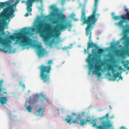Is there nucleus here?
Returning a JSON list of instances; mask_svg holds the SVG:
<instances>
[{
  "mask_svg": "<svg viewBox=\"0 0 129 129\" xmlns=\"http://www.w3.org/2000/svg\"><path fill=\"white\" fill-rule=\"evenodd\" d=\"M109 107L110 108V109H112V108H111V106H110H110H109Z\"/></svg>",
  "mask_w": 129,
  "mask_h": 129,
  "instance_id": "e433bc0d",
  "label": "nucleus"
},
{
  "mask_svg": "<svg viewBox=\"0 0 129 129\" xmlns=\"http://www.w3.org/2000/svg\"><path fill=\"white\" fill-rule=\"evenodd\" d=\"M129 72V71H127L126 73V74L127 75V74Z\"/></svg>",
  "mask_w": 129,
  "mask_h": 129,
  "instance_id": "4c0bfd02",
  "label": "nucleus"
},
{
  "mask_svg": "<svg viewBox=\"0 0 129 129\" xmlns=\"http://www.w3.org/2000/svg\"><path fill=\"white\" fill-rule=\"evenodd\" d=\"M1 89L0 88V91H1Z\"/></svg>",
  "mask_w": 129,
  "mask_h": 129,
  "instance_id": "a19ab883",
  "label": "nucleus"
},
{
  "mask_svg": "<svg viewBox=\"0 0 129 129\" xmlns=\"http://www.w3.org/2000/svg\"><path fill=\"white\" fill-rule=\"evenodd\" d=\"M29 30V28L25 27L22 28L20 32L15 34L16 38L18 40V43L21 46H24L31 45V39L27 36Z\"/></svg>",
  "mask_w": 129,
  "mask_h": 129,
  "instance_id": "39448f33",
  "label": "nucleus"
},
{
  "mask_svg": "<svg viewBox=\"0 0 129 129\" xmlns=\"http://www.w3.org/2000/svg\"><path fill=\"white\" fill-rule=\"evenodd\" d=\"M76 114L75 113H72V115H75Z\"/></svg>",
  "mask_w": 129,
  "mask_h": 129,
  "instance_id": "c756f323",
  "label": "nucleus"
},
{
  "mask_svg": "<svg viewBox=\"0 0 129 129\" xmlns=\"http://www.w3.org/2000/svg\"><path fill=\"white\" fill-rule=\"evenodd\" d=\"M113 118V117H110V118Z\"/></svg>",
  "mask_w": 129,
  "mask_h": 129,
  "instance_id": "ea45409f",
  "label": "nucleus"
},
{
  "mask_svg": "<svg viewBox=\"0 0 129 129\" xmlns=\"http://www.w3.org/2000/svg\"><path fill=\"white\" fill-rule=\"evenodd\" d=\"M120 73L118 72L117 73L114 74L113 75H111V73L110 72H109L108 75L109 76L111 77L110 79L113 81H114L116 80V78L119 76L120 75Z\"/></svg>",
  "mask_w": 129,
  "mask_h": 129,
  "instance_id": "4468645a",
  "label": "nucleus"
},
{
  "mask_svg": "<svg viewBox=\"0 0 129 129\" xmlns=\"http://www.w3.org/2000/svg\"><path fill=\"white\" fill-rule=\"evenodd\" d=\"M87 47L86 50L85 49H84V53L85 54L87 53H88L89 54V48L91 47H93L96 46V45L92 42L91 43L90 42H89L87 44Z\"/></svg>",
  "mask_w": 129,
  "mask_h": 129,
  "instance_id": "f8f14e48",
  "label": "nucleus"
},
{
  "mask_svg": "<svg viewBox=\"0 0 129 129\" xmlns=\"http://www.w3.org/2000/svg\"><path fill=\"white\" fill-rule=\"evenodd\" d=\"M26 109L28 112H31L32 111V107L30 105H29L27 107Z\"/></svg>",
  "mask_w": 129,
  "mask_h": 129,
  "instance_id": "412c9836",
  "label": "nucleus"
},
{
  "mask_svg": "<svg viewBox=\"0 0 129 129\" xmlns=\"http://www.w3.org/2000/svg\"><path fill=\"white\" fill-rule=\"evenodd\" d=\"M37 47L39 49L37 53L38 56L39 57H43L45 54V49L42 48L41 46L40 45H38Z\"/></svg>",
  "mask_w": 129,
  "mask_h": 129,
  "instance_id": "9b49d317",
  "label": "nucleus"
},
{
  "mask_svg": "<svg viewBox=\"0 0 129 129\" xmlns=\"http://www.w3.org/2000/svg\"><path fill=\"white\" fill-rule=\"evenodd\" d=\"M118 77H119V79L118 80H119L120 79L121 80H123L122 77L121 76V75H120V77H119V76Z\"/></svg>",
  "mask_w": 129,
  "mask_h": 129,
  "instance_id": "393cba45",
  "label": "nucleus"
},
{
  "mask_svg": "<svg viewBox=\"0 0 129 129\" xmlns=\"http://www.w3.org/2000/svg\"><path fill=\"white\" fill-rule=\"evenodd\" d=\"M123 35L122 39L125 40L127 38V35L129 34V25L126 24L125 26L123 27Z\"/></svg>",
  "mask_w": 129,
  "mask_h": 129,
  "instance_id": "6e6552de",
  "label": "nucleus"
},
{
  "mask_svg": "<svg viewBox=\"0 0 129 129\" xmlns=\"http://www.w3.org/2000/svg\"><path fill=\"white\" fill-rule=\"evenodd\" d=\"M22 83V82L21 81H20L19 83V84L20 85H21V84Z\"/></svg>",
  "mask_w": 129,
  "mask_h": 129,
  "instance_id": "f704fd0d",
  "label": "nucleus"
},
{
  "mask_svg": "<svg viewBox=\"0 0 129 129\" xmlns=\"http://www.w3.org/2000/svg\"><path fill=\"white\" fill-rule=\"evenodd\" d=\"M99 0H94V8L92 12V13L90 15H89L87 17L86 16L85 9L83 7L81 11V21H83V24H86V27L85 28V35L88 36L89 34V42L91 41V31L95 23L98 19V18L100 15L99 14H96L97 11V7L98 1Z\"/></svg>",
  "mask_w": 129,
  "mask_h": 129,
  "instance_id": "7ed1b4c3",
  "label": "nucleus"
},
{
  "mask_svg": "<svg viewBox=\"0 0 129 129\" xmlns=\"http://www.w3.org/2000/svg\"><path fill=\"white\" fill-rule=\"evenodd\" d=\"M68 31H70V29H69L68 30Z\"/></svg>",
  "mask_w": 129,
  "mask_h": 129,
  "instance_id": "58836bf2",
  "label": "nucleus"
},
{
  "mask_svg": "<svg viewBox=\"0 0 129 129\" xmlns=\"http://www.w3.org/2000/svg\"><path fill=\"white\" fill-rule=\"evenodd\" d=\"M111 14H112V15L113 16V15H114L115 14V13H114V12L112 13Z\"/></svg>",
  "mask_w": 129,
  "mask_h": 129,
  "instance_id": "2f4dec72",
  "label": "nucleus"
},
{
  "mask_svg": "<svg viewBox=\"0 0 129 129\" xmlns=\"http://www.w3.org/2000/svg\"><path fill=\"white\" fill-rule=\"evenodd\" d=\"M4 52L5 53H6V52H7L8 51H5L4 50Z\"/></svg>",
  "mask_w": 129,
  "mask_h": 129,
  "instance_id": "72a5a7b5",
  "label": "nucleus"
},
{
  "mask_svg": "<svg viewBox=\"0 0 129 129\" xmlns=\"http://www.w3.org/2000/svg\"><path fill=\"white\" fill-rule=\"evenodd\" d=\"M19 0H16L15 3H18ZM10 1L13 2L14 1V0L9 1V2L8 1H5L4 2H0V9L7 6H8L7 7L4 9L3 11L1 12L0 14V17H3L6 16V19L9 20H10V18H12L15 16L14 14L15 11L13 8V5L9 6L10 4L9 1Z\"/></svg>",
  "mask_w": 129,
  "mask_h": 129,
  "instance_id": "423d86ee",
  "label": "nucleus"
},
{
  "mask_svg": "<svg viewBox=\"0 0 129 129\" xmlns=\"http://www.w3.org/2000/svg\"><path fill=\"white\" fill-rule=\"evenodd\" d=\"M124 7L125 11L127 12L126 16L124 15L125 18V21L126 22L127 20L129 21V12H128V9L126 8V6H124Z\"/></svg>",
  "mask_w": 129,
  "mask_h": 129,
  "instance_id": "f3484780",
  "label": "nucleus"
},
{
  "mask_svg": "<svg viewBox=\"0 0 129 129\" xmlns=\"http://www.w3.org/2000/svg\"><path fill=\"white\" fill-rule=\"evenodd\" d=\"M31 98V96H30V98Z\"/></svg>",
  "mask_w": 129,
  "mask_h": 129,
  "instance_id": "37998d69",
  "label": "nucleus"
},
{
  "mask_svg": "<svg viewBox=\"0 0 129 129\" xmlns=\"http://www.w3.org/2000/svg\"><path fill=\"white\" fill-rule=\"evenodd\" d=\"M93 49H92V51H93Z\"/></svg>",
  "mask_w": 129,
  "mask_h": 129,
  "instance_id": "79ce46f5",
  "label": "nucleus"
},
{
  "mask_svg": "<svg viewBox=\"0 0 129 129\" xmlns=\"http://www.w3.org/2000/svg\"><path fill=\"white\" fill-rule=\"evenodd\" d=\"M75 0H73V1H74Z\"/></svg>",
  "mask_w": 129,
  "mask_h": 129,
  "instance_id": "c03bdc74",
  "label": "nucleus"
},
{
  "mask_svg": "<svg viewBox=\"0 0 129 129\" xmlns=\"http://www.w3.org/2000/svg\"><path fill=\"white\" fill-rule=\"evenodd\" d=\"M53 62L51 60H48L46 64L48 66H45L42 64L40 68V77L41 79L44 83H49L50 82V77L49 73L51 70V65L53 64Z\"/></svg>",
  "mask_w": 129,
  "mask_h": 129,
  "instance_id": "0eeeda50",
  "label": "nucleus"
},
{
  "mask_svg": "<svg viewBox=\"0 0 129 129\" xmlns=\"http://www.w3.org/2000/svg\"><path fill=\"white\" fill-rule=\"evenodd\" d=\"M122 69V68L121 67H120V68H119V70H121V69Z\"/></svg>",
  "mask_w": 129,
  "mask_h": 129,
  "instance_id": "c9c22d12",
  "label": "nucleus"
},
{
  "mask_svg": "<svg viewBox=\"0 0 129 129\" xmlns=\"http://www.w3.org/2000/svg\"><path fill=\"white\" fill-rule=\"evenodd\" d=\"M125 128V127L123 126H122L120 128L121 129H124Z\"/></svg>",
  "mask_w": 129,
  "mask_h": 129,
  "instance_id": "cd10ccee",
  "label": "nucleus"
},
{
  "mask_svg": "<svg viewBox=\"0 0 129 129\" xmlns=\"http://www.w3.org/2000/svg\"><path fill=\"white\" fill-rule=\"evenodd\" d=\"M42 0H28L26 2V4L27 6L26 8L27 11L28 12H31L32 11L31 8L32 4L36 2H39L42 1Z\"/></svg>",
  "mask_w": 129,
  "mask_h": 129,
  "instance_id": "1a4fd4ad",
  "label": "nucleus"
},
{
  "mask_svg": "<svg viewBox=\"0 0 129 129\" xmlns=\"http://www.w3.org/2000/svg\"><path fill=\"white\" fill-rule=\"evenodd\" d=\"M45 109V108L43 105H41L38 110L36 109L34 111V113L36 115H40L42 116L44 114L43 112L44 111Z\"/></svg>",
  "mask_w": 129,
  "mask_h": 129,
  "instance_id": "9d476101",
  "label": "nucleus"
},
{
  "mask_svg": "<svg viewBox=\"0 0 129 129\" xmlns=\"http://www.w3.org/2000/svg\"><path fill=\"white\" fill-rule=\"evenodd\" d=\"M106 64H107V67L108 69L109 70L111 71L113 75L114 74H115L114 72L115 70L114 68L113 65L107 63H106Z\"/></svg>",
  "mask_w": 129,
  "mask_h": 129,
  "instance_id": "dca6fc26",
  "label": "nucleus"
},
{
  "mask_svg": "<svg viewBox=\"0 0 129 129\" xmlns=\"http://www.w3.org/2000/svg\"><path fill=\"white\" fill-rule=\"evenodd\" d=\"M113 19L115 20H119L120 19H121V16H113L112 17Z\"/></svg>",
  "mask_w": 129,
  "mask_h": 129,
  "instance_id": "aec40b11",
  "label": "nucleus"
},
{
  "mask_svg": "<svg viewBox=\"0 0 129 129\" xmlns=\"http://www.w3.org/2000/svg\"><path fill=\"white\" fill-rule=\"evenodd\" d=\"M9 38L11 39H14V36H13L10 35V36Z\"/></svg>",
  "mask_w": 129,
  "mask_h": 129,
  "instance_id": "b1692460",
  "label": "nucleus"
},
{
  "mask_svg": "<svg viewBox=\"0 0 129 129\" xmlns=\"http://www.w3.org/2000/svg\"><path fill=\"white\" fill-rule=\"evenodd\" d=\"M127 70H129V66H127Z\"/></svg>",
  "mask_w": 129,
  "mask_h": 129,
  "instance_id": "473e14b6",
  "label": "nucleus"
},
{
  "mask_svg": "<svg viewBox=\"0 0 129 129\" xmlns=\"http://www.w3.org/2000/svg\"><path fill=\"white\" fill-rule=\"evenodd\" d=\"M125 19V18L124 16V15H121V20L118 22L116 23V24L121 27H122L124 22H126Z\"/></svg>",
  "mask_w": 129,
  "mask_h": 129,
  "instance_id": "2eb2a0df",
  "label": "nucleus"
},
{
  "mask_svg": "<svg viewBox=\"0 0 129 129\" xmlns=\"http://www.w3.org/2000/svg\"><path fill=\"white\" fill-rule=\"evenodd\" d=\"M22 87H23L24 88L25 87V85H24V84H22Z\"/></svg>",
  "mask_w": 129,
  "mask_h": 129,
  "instance_id": "bb28decb",
  "label": "nucleus"
},
{
  "mask_svg": "<svg viewBox=\"0 0 129 129\" xmlns=\"http://www.w3.org/2000/svg\"><path fill=\"white\" fill-rule=\"evenodd\" d=\"M0 44L3 45H6L7 43L6 40L3 39L2 37H0Z\"/></svg>",
  "mask_w": 129,
  "mask_h": 129,
  "instance_id": "6ab92c4d",
  "label": "nucleus"
},
{
  "mask_svg": "<svg viewBox=\"0 0 129 129\" xmlns=\"http://www.w3.org/2000/svg\"><path fill=\"white\" fill-rule=\"evenodd\" d=\"M103 49H100L98 50V53L96 55L95 58L93 57L92 54H89L87 59V62L88 63V67L90 70H92L94 67V59L96 61L97 65L94 67L95 70L94 71L95 74L97 75L98 77H100L101 75V74L100 71L102 69L101 66L103 65L102 63V60L101 58V55L99 54L102 53L103 52Z\"/></svg>",
  "mask_w": 129,
  "mask_h": 129,
  "instance_id": "20e7f679",
  "label": "nucleus"
},
{
  "mask_svg": "<svg viewBox=\"0 0 129 129\" xmlns=\"http://www.w3.org/2000/svg\"><path fill=\"white\" fill-rule=\"evenodd\" d=\"M7 100V98L5 97H1L0 98V102L1 104L4 105L6 103Z\"/></svg>",
  "mask_w": 129,
  "mask_h": 129,
  "instance_id": "a211bd4d",
  "label": "nucleus"
},
{
  "mask_svg": "<svg viewBox=\"0 0 129 129\" xmlns=\"http://www.w3.org/2000/svg\"><path fill=\"white\" fill-rule=\"evenodd\" d=\"M38 97L40 98V102L41 103L43 104L45 103L46 102L47 103H48L49 102V99L45 98L44 96L42 94H39L38 96Z\"/></svg>",
  "mask_w": 129,
  "mask_h": 129,
  "instance_id": "ddd939ff",
  "label": "nucleus"
},
{
  "mask_svg": "<svg viewBox=\"0 0 129 129\" xmlns=\"http://www.w3.org/2000/svg\"><path fill=\"white\" fill-rule=\"evenodd\" d=\"M18 43V40H17L15 42L16 44H17Z\"/></svg>",
  "mask_w": 129,
  "mask_h": 129,
  "instance_id": "7c9ffc66",
  "label": "nucleus"
},
{
  "mask_svg": "<svg viewBox=\"0 0 129 129\" xmlns=\"http://www.w3.org/2000/svg\"><path fill=\"white\" fill-rule=\"evenodd\" d=\"M30 12H28L27 11V12L26 13V14L24 16L25 17H27L28 16V13Z\"/></svg>",
  "mask_w": 129,
  "mask_h": 129,
  "instance_id": "5701e85b",
  "label": "nucleus"
},
{
  "mask_svg": "<svg viewBox=\"0 0 129 129\" xmlns=\"http://www.w3.org/2000/svg\"><path fill=\"white\" fill-rule=\"evenodd\" d=\"M28 101H26L25 102V106L27 105L26 104L28 102Z\"/></svg>",
  "mask_w": 129,
  "mask_h": 129,
  "instance_id": "a878e982",
  "label": "nucleus"
},
{
  "mask_svg": "<svg viewBox=\"0 0 129 129\" xmlns=\"http://www.w3.org/2000/svg\"><path fill=\"white\" fill-rule=\"evenodd\" d=\"M50 8L53 11H55V10L56 9V8H55L52 5L51 6H50Z\"/></svg>",
  "mask_w": 129,
  "mask_h": 129,
  "instance_id": "4be33fe9",
  "label": "nucleus"
},
{
  "mask_svg": "<svg viewBox=\"0 0 129 129\" xmlns=\"http://www.w3.org/2000/svg\"><path fill=\"white\" fill-rule=\"evenodd\" d=\"M106 61L107 62H108L109 61V60L108 59H107L106 60Z\"/></svg>",
  "mask_w": 129,
  "mask_h": 129,
  "instance_id": "c85d7f7f",
  "label": "nucleus"
},
{
  "mask_svg": "<svg viewBox=\"0 0 129 129\" xmlns=\"http://www.w3.org/2000/svg\"><path fill=\"white\" fill-rule=\"evenodd\" d=\"M108 114L107 113L106 115L99 118V119L101 120L106 118L107 119L106 121H103L101 122V125L98 126L95 123V120L94 119H92V122H91L90 119H88L87 118L86 120L82 119L81 120V115L78 114L75 119L73 120L71 122L72 119V116L68 115L67 117L64 119L63 120L65 121L67 123H69L70 124L71 123H77V124H79L81 126L84 125L86 124L88 122H89L91 124H92V127H95L96 129H109L112 126V124L111 123L110 121L108 119Z\"/></svg>",
  "mask_w": 129,
  "mask_h": 129,
  "instance_id": "f03ea898",
  "label": "nucleus"
},
{
  "mask_svg": "<svg viewBox=\"0 0 129 129\" xmlns=\"http://www.w3.org/2000/svg\"><path fill=\"white\" fill-rule=\"evenodd\" d=\"M58 19L56 20L53 21L52 23L55 24L58 23L59 21L61 23L56 24L54 27V28L50 33H47V31L51 26L49 23H41L38 25H36L35 28L31 27V31L35 32L36 31V33H39L40 36L43 38L45 41L51 38L55 37H58L61 34V31L69 27L71 29L72 25L69 21L66 23L65 24L63 23H65L67 20L65 15L63 14L60 15L59 14H57Z\"/></svg>",
  "mask_w": 129,
  "mask_h": 129,
  "instance_id": "f257e3e1",
  "label": "nucleus"
}]
</instances>
